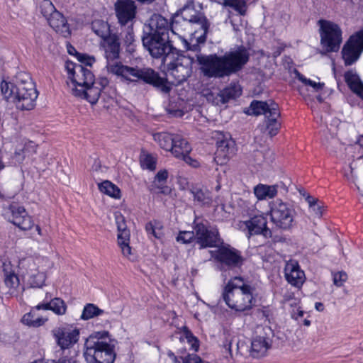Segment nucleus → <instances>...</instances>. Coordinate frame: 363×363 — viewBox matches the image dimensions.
Returning a JSON list of instances; mask_svg holds the SVG:
<instances>
[{
  "label": "nucleus",
  "instance_id": "21",
  "mask_svg": "<svg viewBox=\"0 0 363 363\" xmlns=\"http://www.w3.org/2000/svg\"><path fill=\"white\" fill-rule=\"evenodd\" d=\"M240 228L247 230L250 235L262 234L264 237L271 235V231L267 228L266 218L262 215L255 216L250 220L241 223Z\"/></svg>",
  "mask_w": 363,
  "mask_h": 363
},
{
  "label": "nucleus",
  "instance_id": "53",
  "mask_svg": "<svg viewBox=\"0 0 363 363\" xmlns=\"http://www.w3.org/2000/svg\"><path fill=\"white\" fill-rule=\"evenodd\" d=\"M77 357V352L76 351H69L68 355H63L56 363H78Z\"/></svg>",
  "mask_w": 363,
  "mask_h": 363
},
{
  "label": "nucleus",
  "instance_id": "46",
  "mask_svg": "<svg viewBox=\"0 0 363 363\" xmlns=\"http://www.w3.org/2000/svg\"><path fill=\"white\" fill-rule=\"evenodd\" d=\"M303 196H306V200L308 203L310 210L316 216H320L322 214V207L318 203V199L311 196L309 195L306 196L305 194H303Z\"/></svg>",
  "mask_w": 363,
  "mask_h": 363
},
{
  "label": "nucleus",
  "instance_id": "56",
  "mask_svg": "<svg viewBox=\"0 0 363 363\" xmlns=\"http://www.w3.org/2000/svg\"><path fill=\"white\" fill-rule=\"evenodd\" d=\"M184 363H202V361L196 354H189L184 359Z\"/></svg>",
  "mask_w": 363,
  "mask_h": 363
},
{
  "label": "nucleus",
  "instance_id": "6",
  "mask_svg": "<svg viewBox=\"0 0 363 363\" xmlns=\"http://www.w3.org/2000/svg\"><path fill=\"white\" fill-rule=\"evenodd\" d=\"M108 71L127 81L138 82L142 80L146 84L159 89L164 94L169 93L172 89L167 80L161 77L157 72L151 68L140 69L117 62L109 64L108 65Z\"/></svg>",
  "mask_w": 363,
  "mask_h": 363
},
{
  "label": "nucleus",
  "instance_id": "15",
  "mask_svg": "<svg viewBox=\"0 0 363 363\" xmlns=\"http://www.w3.org/2000/svg\"><path fill=\"white\" fill-rule=\"evenodd\" d=\"M114 216L118 230V245L121 249L122 255L125 257L130 259L132 249L130 246V230L127 228L124 216L120 212H116Z\"/></svg>",
  "mask_w": 363,
  "mask_h": 363
},
{
  "label": "nucleus",
  "instance_id": "4",
  "mask_svg": "<svg viewBox=\"0 0 363 363\" xmlns=\"http://www.w3.org/2000/svg\"><path fill=\"white\" fill-rule=\"evenodd\" d=\"M222 298L230 309L236 312L248 311L256 303V289L249 281L236 276L225 285Z\"/></svg>",
  "mask_w": 363,
  "mask_h": 363
},
{
  "label": "nucleus",
  "instance_id": "60",
  "mask_svg": "<svg viewBox=\"0 0 363 363\" xmlns=\"http://www.w3.org/2000/svg\"><path fill=\"white\" fill-rule=\"evenodd\" d=\"M35 145L33 142H30L28 144H27L23 149V152L25 155L27 154V152L28 151V149L31 148L33 150V152H35Z\"/></svg>",
  "mask_w": 363,
  "mask_h": 363
},
{
  "label": "nucleus",
  "instance_id": "23",
  "mask_svg": "<svg viewBox=\"0 0 363 363\" xmlns=\"http://www.w3.org/2000/svg\"><path fill=\"white\" fill-rule=\"evenodd\" d=\"M284 274L288 283L294 287L300 289L305 282V274L296 261L291 260L286 264Z\"/></svg>",
  "mask_w": 363,
  "mask_h": 363
},
{
  "label": "nucleus",
  "instance_id": "39",
  "mask_svg": "<svg viewBox=\"0 0 363 363\" xmlns=\"http://www.w3.org/2000/svg\"><path fill=\"white\" fill-rule=\"evenodd\" d=\"M18 267L24 276H30L31 273L37 272L36 263L32 257L22 259L18 262Z\"/></svg>",
  "mask_w": 363,
  "mask_h": 363
},
{
  "label": "nucleus",
  "instance_id": "35",
  "mask_svg": "<svg viewBox=\"0 0 363 363\" xmlns=\"http://www.w3.org/2000/svg\"><path fill=\"white\" fill-rule=\"evenodd\" d=\"M92 30L101 38V40L111 36L110 26L102 20H95L91 23Z\"/></svg>",
  "mask_w": 363,
  "mask_h": 363
},
{
  "label": "nucleus",
  "instance_id": "1",
  "mask_svg": "<svg viewBox=\"0 0 363 363\" xmlns=\"http://www.w3.org/2000/svg\"><path fill=\"white\" fill-rule=\"evenodd\" d=\"M249 57L247 50L243 47L230 50L221 57L216 55H196L204 76L215 78L229 76L240 70L248 62Z\"/></svg>",
  "mask_w": 363,
  "mask_h": 363
},
{
  "label": "nucleus",
  "instance_id": "25",
  "mask_svg": "<svg viewBox=\"0 0 363 363\" xmlns=\"http://www.w3.org/2000/svg\"><path fill=\"white\" fill-rule=\"evenodd\" d=\"M216 145L217 157L227 159L233 155L235 152V142L228 136L221 135V138H218Z\"/></svg>",
  "mask_w": 363,
  "mask_h": 363
},
{
  "label": "nucleus",
  "instance_id": "9",
  "mask_svg": "<svg viewBox=\"0 0 363 363\" xmlns=\"http://www.w3.org/2000/svg\"><path fill=\"white\" fill-rule=\"evenodd\" d=\"M270 218L278 228L289 230L294 225L296 211L289 203L277 199L269 203Z\"/></svg>",
  "mask_w": 363,
  "mask_h": 363
},
{
  "label": "nucleus",
  "instance_id": "34",
  "mask_svg": "<svg viewBox=\"0 0 363 363\" xmlns=\"http://www.w3.org/2000/svg\"><path fill=\"white\" fill-rule=\"evenodd\" d=\"M242 89L238 84H230L220 92V96L223 103L228 101L230 99H235L241 95Z\"/></svg>",
  "mask_w": 363,
  "mask_h": 363
},
{
  "label": "nucleus",
  "instance_id": "19",
  "mask_svg": "<svg viewBox=\"0 0 363 363\" xmlns=\"http://www.w3.org/2000/svg\"><path fill=\"white\" fill-rule=\"evenodd\" d=\"M100 47L104 52V56L106 59V68L111 63H117L115 60H118L120 56L121 45L119 38L117 34H112L100 43Z\"/></svg>",
  "mask_w": 363,
  "mask_h": 363
},
{
  "label": "nucleus",
  "instance_id": "24",
  "mask_svg": "<svg viewBox=\"0 0 363 363\" xmlns=\"http://www.w3.org/2000/svg\"><path fill=\"white\" fill-rule=\"evenodd\" d=\"M279 116L278 106H274L270 111V114L266 117L265 125L262 126L261 130L267 131L270 137L276 135L281 127V123L277 120Z\"/></svg>",
  "mask_w": 363,
  "mask_h": 363
},
{
  "label": "nucleus",
  "instance_id": "49",
  "mask_svg": "<svg viewBox=\"0 0 363 363\" xmlns=\"http://www.w3.org/2000/svg\"><path fill=\"white\" fill-rule=\"evenodd\" d=\"M333 281L337 287H341L347 280V274L344 271H339L337 272H332Z\"/></svg>",
  "mask_w": 363,
  "mask_h": 363
},
{
  "label": "nucleus",
  "instance_id": "26",
  "mask_svg": "<svg viewBox=\"0 0 363 363\" xmlns=\"http://www.w3.org/2000/svg\"><path fill=\"white\" fill-rule=\"evenodd\" d=\"M47 21L57 33H60L65 37H67L70 34L67 20L58 11L52 14L51 17H49V19Z\"/></svg>",
  "mask_w": 363,
  "mask_h": 363
},
{
  "label": "nucleus",
  "instance_id": "11",
  "mask_svg": "<svg viewBox=\"0 0 363 363\" xmlns=\"http://www.w3.org/2000/svg\"><path fill=\"white\" fill-rule=\"evenodd\" d=\"M320 43L327 52H337L342 43V31L340 27L330 21L320 20Z\"/></svg>",
  "mask_w": 363,
  "mask_h": 363
},
{
  "label": "nucleus",
  "instance_id": "36",
  "mask_svg": "<svg viewBox=\"0 0 363 363\" xmlns=\"http://www.w3.org/2000/svg\"><path fill=\"white\" fill-rule=\"evenodd\" d=\"M45 299H50V311H53L57 315H64L66 313L67 306L65 301L60 298H51V294L46 293Z\"/></svg>",
  "mask_w": 363,
  "mask_h": 363
},
{
  "label": "nucleus",
  "instance_id": "40",
  "mask_svg": "<svg viewBox=\"0 0 363 363\" xmlns=\"http://www.w3.org/2000/svg\"><path fill=\"white\" fill-rule=\"evenodd\" d=\"M222 6L225 8L229 7L234 9L240 15H245L247 10L245 0H223Z\"/></svg>",
  "mask_w": 363,
  "mask_h": 363
},
{
  "label": "nucleus",
  "instance_id": "8",
  "mask_svg": "<svg viewBox=\"0 0 363 363\" xmlns=\"http://www.w3.org/2000/svg\"><path fill=\"white\" fill-rule=\"evenodd\" d=\"M272 344V339L264 328L257 331L250 341V345L245 340H241L238 337H233L225 345L226 349L228 350L230 356H233V347L235 346L236 354L242 356H251L254 358H260L267 354L268 350L271 348Z\"/></svg>",
  "mask_w": 363,
  "mask_h": 363
},
{
  "label": "nucleus",
  "instance_id": "64",
  "mask_svg": "<svg viewBox=\"0 0 363 363\" xmlns=\"http://www.w3.org/2000/svg\"><path fill=\"white\" fill-rule=\"evenodd\" d=\"M67 50H68V52L70 54V55H73L74 52H76V54L77 53V51L75 50L74 48L72 47V45H70L69 47L67 48Z\"/></svg>",
  "mask_w": 363,
  "mask_h": 363
},
{
  "label": "nucleus",
  "instance_id": "48",
  "mask_svg": "<svg viewBox=\"0 0 363 363\" xmlns=\"http://www.w3.org/2000/svg\"><path fill=\"white\" fill-rule=\"evenodd\" d=\"M296 76L298 79L302 82L305 85L311 86L314 91H318L321 89H323L324 86L323 83L320 82H315L314 81H312L309 79L306 78L303 75L300 74L299 72H296Z\"/></svg>",
  "mask_w": 363,
  "mask_h": 363
},
{
  "label": "nucleus",
  "instance_id": "58",
  "mask_svg": "<svg viewBox=\"0 0 363 363\" xmlns=\"http://www.w3.org/2000/svg\"><path fill=\"white\" fill-rule=\"evenodd\" d=\"M33 308L35 311H38V310H44V311L50 310V301H46L45 303H39L35 307H34Z\"/></svg>",
  "mask_w": 363,
  "mask_h": 363
},
{
  "label": "nucleus",
  "instance_id": "30",
  "mask_svg": "<svg viewBox=\"0 0 363 363\" xmlns=\"http://www.w3.org/2000/svg\"><path fill=\"white\" fill-rule=\"evenodd\" d=\"M175 136L177 135L160 132L153 134V139L161 148L166 151H170V149L172 148Z\"/></svg>",
  "mask_w": 363,
  "mask_h": 363
},
{
  "label": "nucleus",
  "instance_id": "42",
  "mask_svg": "<svg viewBox=\"0 0 363 363\" xmlns=\"http://www.w3.org/2000/svg\"><path fill=\"white\" fill-rule=\"evenodd\" d=\"M104 311L92 303H87L82 311L81 318L82 320H89L94 317L102 315Z\"/></svg>",
  "mask_w": 363,
  "mask_h": 363
},
{
  "label": "nucleus",
  "instance_id": "32",
  "mask_svg": "<svg viewBox=\"0 0 363 363\" xmlns=\"http://www.w3.org/2000/svg\"><path fill=\"white\" fill-rule=\"evenodd\" d=\"M254 194L259 200L272 199L277 194L276 186L258 184L254 188Z\"/></svg>",
  "mask_w": 363,
  "mask_h": 363
},
{
  "label": "nucleus",
  "instance_id": "57",
  "mask_svg": "<svg viewBox=\"0 0 363 363\" xmlns=\"http://www.w3.org/2000/svg\"><path fill=\"white\" fill-rule=\"evenodd\" d=\"M304 311L300 308V307L297 308L293 309L291 311V317L292 318L298 320L300 318H302L303 316Z\"/></svg>",
  "mask_w": 363,
  "mask_h": 363
},
{
  "label": "nucleus",
  "instance_id": "55",
  "mask_svg": "<svg viewBox=\"0 0 363 363\" xmlns=\"http://www.w3.org/2000/svg\"><path fill=\"white\" fill-rule=\"evenodd\" d=\"M108 84V80L106 77H101L95 81L94 78V83L90 87H96L99 89V95L103 89H104Z\"/></svg>",
  "mask_w": 363,
  "mask_h": 363
},
{
  "label": "nucleus",
  "instance_id": "17",
  "mask_svg": "<svg viewBox=\"0 0 363 363\" xmlns=\"http://www.w3.org/2000/svg\"><path fill=\"white\" fill-rule=\"evenodd\" d=\"M176 19H179V24L181 23V20H182L186 25L189 23L200 24L202 28L206 30V19L201 13L199 12L194 9V3L192 1H188L179 11V13H177L172 22H174ZM179 28H181L180 25L179 26ZM179 30H181V29H179Z\"/></svg>",
  "mask_w": 363,
  "mask_h": 363
},
{
  "label": "nucleus",
  "instance_id": "14",
  "mask_svg": "<svg viewBox=\"0 0 363 363\" xmlns=\"http://www.w3.org/2000/svg\"><path fill=\"white\" fill-rule=\"evenodd\" d=\"M52 334L57 345L62 350L71 348L79 337V330L71 326L57 327L52 330Z\"/></svg>",
  "mask_w": 363,
  "mask_h": 363
},
{
  "label": "nucleus",
  "instance_id": "5",
  "mask_svg": "<svg viewBox=\"0 0 363 363\" xmlns=\"http://www.w3.org/2000/svg\"><path fill=\"white\" fill-rule=\"evenodd\" d=\"M67 69L70 80L67 82V86L72 94L95 104L99 99V89L96 87H90L94 83V78L92 72L82 65L73 63H68Z\"/></svg>",
  "mask_w": 363,
  "mask_h": 363
},
{
  "label": "nucleus",
  "instance_id": "59",
  "mask_svg": "<svg viewBox=\"0 0 363 363\" xmlns=\"http://www.w3.org/2000/svg\"><path fill=\"white\" fill-rule=\"evenodd\" d=\"M294 298H296L294 293L288 291L284 295L283 301L284 303H288V302H291Z\"/></svg>",
  "mask_w": 363,
  "mask_h": 363
},
{
  "label": "nucleus",
  "instance_id": "33",
  "mask_svg": "<svg viewBox=\"0 0 363 363\" xmlns=\"http://www.w3.org/2000/svg\"><path fill=\"white\" fill-rule=\"evenodd\" d=\"M4 282L6 286L9 289V292L12 294L16 288L19 285V279L17 275L12 271L9 264H4Z\"/></svg>",
  "mask_w": 363,
  "mask_h": 363
},
{
  "label": "nucleus",
  "instance_id": "12",
  "mask_svg": "<svg viewBox=\"0 0 363 363\" xmlns=\"http://www.w3.org/2000/svg\"><path fill=\"white\" fill-rule=\"evenodd\" d=\"M363 52V28L351 35L342 49V57L346 66L355 63Z\"/></svg>",
  "mask_w": 363,
  "mask_h": 363
},
{
  "label": "nucleus",
  "instance_id": "50",
  "mask_svg": "<svg viewBox=\"0 0 363 363\" xmlns=\"http://www.w3.org/2000/svg\"><path fill=\"white\" fill-rule=\"evenodd\" d=\"M140 164L143 169L154 170L156 167V160L150 155H144L141 157Z\"/></svg>",
  "mask_w": 363,
  "mask_h": 363
},
{
  "label": "nucleus",
  "instance_id": "3",
  "mask_svg": "<svg viewBox=\"0 0 363 363\" xmlns=\"http://www.w3.org/2000/svg\"><path fill=\"white\" fill-rule=\"evenodd\" d=\"M0 88L5 99L15 104L18 108L30 110L35 106L38 94L28 73L18 72L15 84L2 81Z\"/></svg>",
  "mask_w": 363,
  "mask_h": 363
},
{
  "label": "nucleus",
  "instance_id": "52",
  "mask_svg": "<svg viewBox=\"0 0 363 363\" xmlns=\"http://www.w3.org/2000/svg\"><path fill=\"white\" fill-rule=\"evenodd\" d=\"M121 35L124 41V43L126 45H130L134 42V33L133 27L128 26L125 29L124 31L121 32Z\"/></svg>",
  "mask_w": 363,
  "mask_h": 363
},
{
  "label": "nucleus",
  "instance_id": "10",
  "mask_svg": "<svg viewBox=\"0 0 363 363\" xmlns=\"http://www.w3.org/2000/svg\"><path fill=\"white\" fill-rule=\"evenodd\" d=\"M194 59L191 57L176 52L174 57L165 62L164 67L169 76L174 78L175 84H180L186 81L192 72Z\"/></svg>",
  "mask_w": 363,
  "mask_h": 363
},
{
  "label": "nucleus",
  "instance_id": "63",
  "mask_svg": "<svg viewBox=\"0 0 363 363\" xmlns=\"http://www.w3.org/2000/svg\"><path fill=\"white\" fill-rule=\"evenodd\" d=\"M357 143L361 147H363V135H360L357 139Z\"/></svg>",
  "mask_w": 363,
  "mask_h": 363
},
{
  "label": "nucleus",
  "instance_id": "7",
  "mask_svg": "<svg viewBox=\"0 0 363 363\" xmlns=\"http://www.w3.org/2000/svg\"><path fill=\"white\" fill-rule=\"evenodd\" d=\"M108 332H97L89 335L84 343V356L87 363H113L116 357L113 340H106Z\"/></svg>",
  "mask_w": 363,
  "mask_h": 363
},
{
  "label": "nucleus",
  "instance_id": "51",
  "mask_svg": "<svg viewBox=\"0 0 363 363\" xmlns=\"http://www.w3.org/2000/svg\"><path fill=\"white\" fill-rule=\"evenodd\" d=\"M195 240V231H180L176 240L179 242L187 244Z\"/></svg>",
  "mask_w": 363,
  "mask_h": 363
},
{
  "label": "nucleus",
  "instance_id": "37",
  "mask_svg": "<svg viewBox=\"0 0 363 363\" xmlns=\"http://www.w3.org/2000/svg\"><path fill=\"white\" fill-rule=\"evenodd\" d=\"M191 192L194 200L202 205H208L211 203V196L210 192L207 189H203L199 187H194Z\"/></svg>",
  "mask_w": 363,
  "mask_h": 363
},
{
  "label": "nucleus",
  "instance_id": "38",
  "mask_svg": "<svg viewBox=\"0 0 363 363\" xmlns=\"http://www.w3.org/2000/svg\"><path fill=\"white\" fill-rule=\"evenodd\" d=\"M35 311H36L33 308L29 313H26L22 318L23 323L30 327H39L43 325L47 319L36 317Z\"/></svg>",
  "mask_w": 363,
  "mask_h": 363
},
{
  "label": "nucleus",
  "instance_id": "16",
  "mask_svg": "<svg viewBox=\"0 0 363 363\" xmlns=\"http://www.w3.org/2000/svg\"><path fill=\"white\" fill-rule=\"evenodd\" d=\"M194 230L195 240L201 248L214 247L219 241V233L216 228L199 223L195 225Z\"/></svg>",
  "mask_w": 363,
  "mask_h": 363
},
{
  "label": "nucleus",
  "instance_id": "44",
  "mask_svg": "<svg viewBox=\"0 0 363 363\" xmlns=\"http://www.w3.org/2000/svg\"><path fill=\"white\" fill-rule=\"evenodd\" d=\"M40 10L46 20H48L49 17L57 11L50 0H43L40 4Z\"/></svg>",
  "mask_w": 363,
  "mask_h": 363
},
{
  "label": "nucleus",
  "instance_id": "20",
  "mask_svg": "<svg viewBox=\"0 0 363 363\" xmlns=\"http://www.w3.org/2000/svg\"><path fill=\"white\" fill-rule=\"evenodd\" d=\"M8 211L11 213L9 220L15 225L23 230H28L31 228L33 220L28 215L24 207L17 203H12L9 206Z\"/></svg>",
  "mask_w": 363,
  "mask_h": 363
},
{
  "label": "nucleus",
  "instance_id": "43",
  "mask_svg": "<svg viewBox=\"0 0 363 363\" xmlns=\"http://www.w3.org/2000/svg\"><path fill=\"white\" fill-rule=\"evenodd\" d=\"M45 281V274L38 271L31 273L28 277V283L31 287H41Z\"/></svg>",
  "mask_w": 363,
  "mask_h": 363
},
{
  "label": "nucleus",
  "instance_id": "31",
  "mask_svg": "<svg viewBox=\"0 0 363 363\" xmlns=\"http://www.w3.org/2000/svg\"><path fill=\"white\" fill-rule=\"evenodd\" d=\"M179 19L174 20L173 23L171 25V32L172 35L182 41L184 49L197 52L199 50V45L197 43L191 45V43H189L185 39L182 30H179Z\"/></svg>",
  "mask_w": 363,
  "mask_h": 363
},
{
  "label": "nucleus",
  "instance_id": "22",
  "mask_svg": "<svg viewBox=\"0 0 363 363\" xmlns=\"http://www.w3.org/2000/svg\"><path fill=\"white\" fill-rule=\"evenodd\" d=\"M115 11L119 23L125 25L135 16L136 6L131 0H117L114 4Z\"/></svg>",
  "mask_w": 363,
  "mask_h": 363
},
{
  "label": "nucleus",
  "instance_id": "45",
  "mask_svg": "<svg viewBox=\"0 0 363 363\" xmlns=\"http://www.w3.org/2000/svg\"><path fill=\"white\" fill-rule=\"evenodd\" d=\"M145 230L149 235H152L156 238H160L162 235V225L156 220L147 223Z\"/></svg>",
  "mask_w": 363,
  "mask_h": 363
},
{
  "label": "nucleus",
  "instance_id": "2",
  "mask_svg": "<svg viewBox=\"0 0 363 363\" xmlns=\"http://www.w3.org/2000/svg\"><path fill=\"white\" fill-rule=\"evenodd\" d=\"M149 30L143 37V44L154 58L165 62L174 57L177 50L171 44L169 36V23L159 14H154L150 19Z\"/></svg>",
  "mask_w": 363,
  "mask_h": 363
},
{
  "label": "nucleus",
  "instance_id": "18",
  "mask_svg": "<svg viewBox=\"0 0 363 363\" xmlns=\"http://www.w3.org/2000/svg\"><path fill=\"white\" fill-rule=\"evenodd\" d=\"M191 151V147L189 143L181 135H177L170 152L175 157L184 160L186 164L193 167H197L199 163L197 160L189 157V155Z\"/></svg>",
  "mask_w": 363,
  "mask_h": 363
},
{
  "label": "nucleus",
  "instance_id": "13",
  "mask_svg": "<svg viewBox=\"0 0 363 363\" xmlns=\"http://www.w3.org/2000/svg\"><path fill=\"white\" fill-rule=\"evenodd\" d=\"M212 253L217 261L231 269L240 267L244 262L241 252L230 245L222 246Z\"/></svg>",
  "mask_w": 363,
  "mask_h": 363
},
{
  "label": "nucleus",
  "instance_id": "61",
  "mask_svg": "<svg viewBox=\"0 0 363 363\" xmlns=\"http://www.w3.org/2000/svg\"><path fill=\"white\" fill-rule=\"evenodd\" d=\"M288 303H289L291 307L297 306H298V304L300 303V299H299L298 298H294L293 301H291V302H288Z\"/></svg>",
  "mask_w": 363,
  "mask_h": 363
},
{
  "label": "nucleus",
  "instance_id": "47",
  "mask_svg": "<svg viewBox=\"0 0 363 363\" xmlns=\"http://www.w3.org/2000/svg\"><path fill=\"white\" fill-rule=\"evenodd\" d=\"M184 337L186 342L189 345L190 349L196 352L199 347V340L186 328L184 329Z\"/></svg>",
  "mask_w": 363,
  "mask_h": 363
},
{
  "label": "nucleus",
  "instance_id": "54",
  "mask_svg": "<svg viewBox=\"0 0 363 363\" xmlns=\"http://www.w3.org/2000/svg\"><path fill=\"white\" fill-rule=\"evenodd\" d=\"M77 58L79 62L84 64L86 66H91L95 62L94 57H91L85 54L77 53Z\"/></svg>",
  "mask_w": 363,
  "mask_h": 363
},
{
  "label": "nucleus",
  "instance_id": "27",
  "mask_svg": "<svg viewBox=\"0 0 363 363\" xmlns=\"http://www.w3.org/2000/svg\"><path fill=\"white\" fill-rule=\"evenodd\" d=\"M167 177L168 172L167 170L159 171L155 175L152 184L150 188V191L154 194H169L171 189L169 186L165 185Z\"/></svg>",
  "mask_w": 363,
  "mask_h": 363
},
{
  "label": "nucleus",
  "instance_id": "62",
  "mask_svg": "<svg viewBox=\"0 0 363 363\" xmlns=\"http://www.w3.org/2000/svg\"><path fill=\"white\" fill-rule=\"evenodd\" d=\"M315 308L318 311H322L324 309L323 304L320 302H316L315 304Z\"/></svg>",
  "mask_w": 363,
  "mask_h": 363
},
{
  "label": "nucleus",
  "instance_id": "29",
  "mask_svg": "<svg viewBox=\"0 0 363 363\" xmlns=\"http://www.w3.org/2000/svg\"><path fill=\"white\" fill-rule=\"evenodd\" d=\"M345 80L350 89L363 99V83L357 74L352 70L345 72Z\"/></svg>",
  "mask_w": 363,
  "mask_h": 363
},
{
  "label": "nucleus",
  "instance_id": "41",
  "mask_svg": "<svg viewBox=\"0 0 363 363\" xmlns=\"http://www.w3.org/2000/svg\"><path fill=\"white\" fill-rule=\"evenodd\" d=\"M99 189L102 193L113 198L118 199L120 197V189L108 180L99 184Z\"/></svg>",
  "mask_w": 363,
  "mask_h": 363
},
{
  "label": "nucleus",
  "instance_id": "28",
  "mask_svg": "<svg viewBox=\"0 0 363 363\" xmlns=\"http://www.w3.org/2000/svg\"><path fill=\"white\" fill-rule=\"evenodd\" d=\"M274 106L278 105L273 101H270V104H268L265 101L255 100L251 102L249 109L245 113L255 116L264 114L265 117H267L270 114V111Z\"/></svg>",
  "mask_w": 363,
  "mask_h": 363
}]
</instances>
